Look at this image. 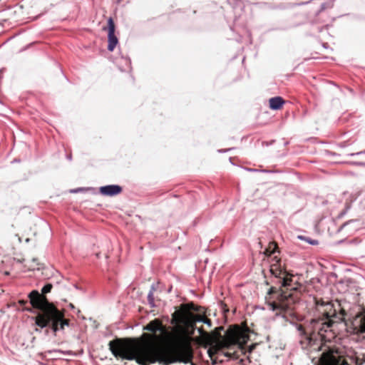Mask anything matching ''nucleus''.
I'll return each mask as SVG.
<instances>
[{"label":"nucleus","instance_id":"nucleus-1","mask_svg":"<svg viewBox=\"0 0 365 365\" xmlns=\"http://www.w3.org/2000/svg\"><path fill=\"white\" fill-rule=\"evenodd\" d=\"M195 305L191 302L182 304L180 309L172 314L171 324L174 326L169 331L158 319L150 322L145 329L150 331L152 337L160 343L170 345V351L160 347H148L141 341L133 339L118 338L109 342V349L116 358L135 360L140 365L158 362L169 365L175 362L188 363L193 358L192 341L196 329V323L202 322L209 327L211 320L205 316L196 314Z\"/></svg>","mask_w":365,"mask_h":365},{"label":"nucleus","instance_id":"nucleus-2","mask_svg":"<svg viewBox=\"0 0 365 365\" xmlns=\"http://www.w3.org/2000/svg\"><path fill=\"white\" fill-rule=\"evenodd\" d=\"M314 300V318L306 327L299 325L298 330L304 338V341L301 340L302 344L306 342L307 346L313 349H321L322 342L331 341L334 338L335 334L331 327L334 323L341 322L344 319L346 312L344 308H341L337 313L331 302H324L322 299L317 298Z\"/></svg>","mask_w":365,"mask_h":365},{"label":"nucleus","instance_id":"nucleus-3","mask_svg":"<svg viewBox=\"0 0 365 365\" xmlns=\"http://www.w3.org/2000/svg\"><path fill=\"white\" fill-rule=\"evenodd\" d=\"M275 262L270 266L271 273L279 279L281 283L278 289L272 287L269 292V297H267V304L269 309L275 312L276 315L287 317L292 316L295 303L299 299V294L297 292V287L292 285V275L287 272L281 267V259L274 257L272 259Z\"/></svg>","mask_w":365,"mask_h":365},{"label":"nucleus","instance_id":"nucleus-4","mask_svg":"<svg viewBox=\"0 0 365 365\" xmlns=\"http://www.w3.org/2000/svg\"><path fill=\"white\" fill-rule=\"evenodd\" d=\"M52 287L53 285L48 283L42 288L41 293L33 290L28 297L31 305L38 310L35 317V324L41 329L48 327L56 333L59 330H63L66 326H69L70 319L65 317L64 309H58L46 297V294L51 291Z\"/></svg>","mask_w":365,"mask_h":365},{"label":"nucleus","instance_id":"nucleus-5","mask_svg":"<svg viewBox=\"0 0 365 365\" xmlns=\"http://www.w3.org/2000/svg\"><path fill=\"white\" fill-rule=\"evenodd\" d=\"M321 365H365V356H346L343 352L335 347L329 348L322 354Z\"/></svg>","mask_w":365,"mask_h":365},{"label":"nucleus","instance_id":"nucleus-6","mask_svg":"<svg viewBox=\"0 0 365 365\" xmlns=\"http://www.w3.org/2000/svg\"><path fill=\"white\" fill-rule=\"evenodd\" d=\"M223 329L222 327L216 328L210 333L205 331L202 327L197 329L200 333V337L197 339L200 344L205 346H210L209 354L211 356L212 352L217 353V351L229 349L230 344L226 340V334L224 336L221 335V331Z\"/></svg>","mask_w":365,"mask_h":365},{"label":"nucleus","instance_id":"nucleus-7","mask_svg":"<svg viewBox=\"0 0 365 365\" xmlns=\"http://www.w3.org/2000/svg\"><path fill=\"white\" fill-rule=\"evenodd\" d=\"M249 332L248 328L241 329L237 325L229 328L226 331V340L230 344V347L237 345L243 349V346L250 340Z\"/></svg>","mask_w":365,"mask_h":365},{"label":"nucleus","instance_id":"nucleus-8","mask_svg":"<svg viewBox=\"0 0 365 365\" xmlns=\"http://www.w3.org/2000/svg\"><path fill=\"white\" fill-rule=\"evenodd\" d=\"M103 30L108 31V50L113 51L118 43V39L115 34V25L111 17L108 19L107 27H104Z\"/></svg>","mask_w":365,"mask_h":365},{"label":"nucleus","instance_id":"nucleus-9","mask_svg":"<svg viewBox=\"0 0 365 365\" xmlns=\"http://www.w3.org/2000/svg\"><path fill=\"white\" fill-rule=\"evenodd\" d=\"M123 191L121 186L118 185H109L102 186L99 188V192L104 196H115L120 194Z\"/></svg>","mask_w":365,"mask_h":365},{"label":"nucleus","instance_id":"nucleus-10","mask_svg":"<svg viewBox=\"0 0 365 365\" xmlns=\"http://www.w3.org/2000/svg\"><path fill=\"white\" fill-rule=\"evenodd\" d=\"M354 329L359 332H365V309L357 313L353 319Z\"/></svg>","mask_w":365,"mask_h":365},{"label":"nucleus","instance_id":"nucleus-11","mask_svg":"<svg viewBox=\"0 0 365 365\" xmlns=\"http://www.w3.org/2000/svg\"><path fill=\"white\" fill-rule=\"evenodd\" d=\"M284 103V101L279 96L271 98L269 100V108L273 110H279L282 108Z\"/></svg>","mask_w":365,"mask_h":365},{"label":"nucleus","instance_id":"nucleus-12","mask_svg":"<svg viewBox=\"0 0 365 365\" xmlns=\"http://www.w3.org/2000/svg\"><path fill=\"white\" fill-rule=\"evenodd\" d=\"M41 263L38 258H33L31 261L25 264L24 267L29 271L39 270L41 268Z\"/></svg>","mask_w":365,"mask_h":365},{"label":"nucleus","instance_id":"nucleus-13","mask_svg":"<svg viewBox=\"0 0 365 365\" xmlns=\"http://www.w3.org/2000/svg\"><path fill=\"white\" fill-rule=\"evenodd\" d=\"M278 247H277V243L275 242H270L269 244V246L267 248H266V250H264V254L267 255V256H270L271 255H272L274 252H275V250L277 249Z\"/></svg>","mask_w":365,"mask_h":365},{"label":"nucleus","instance_id":"nucleus-14","mask_svg":"<svg viewBox=\"0 0 365 365\" xmlns=\"http://www.w3.org/2000/svg\"><path fill=\"white\" fill-rule=\"evenodd\" d=\"M18 303L19 305L22 307L23 310L28 311L29 312H33V309H34L32 306L31 307H26L28 302L27 300L21 299L19 300Z\"/></svg>","mask_w":365,"mask_h":365},{"label":"nucleus","instance_id":"nucleus-15","mask_svg":"<svg viewBox=\"0 0 365 365\" xmlns=\"http://www.w3.org/2000/svg\"><path fill=\"white\" fill-rule=\"evenodd\" d=\"M148 302L149 303L152 305V306H154L153 304V294L152 293H150L148 296Z\"/></svg>","mask_w":365,"mask_h":365},{"label":"nucleus","instance_id":"nucleus-16","mask_svg":"<svg viewBox=\"0 0 365 365\" xmlns=\"http://www.w3.org/2000/svg\"><path fill=\"white\" fill-rule=\"evenodd\" d=\"M257 344H252V345H250L248 348V351L250 353H251L252 351V350L256 347Z\"/></svg>","mask_w":365,"mask_h":365},{"label":"nucleus","instance_id":"nucleus-17","mask_svg":"<svg viewBox=\"0 0 365 365\" xmlns=\"http://www.w3.org/2000/svg\"><path fill=\"white\" fill-rule=\"evenodd\" d=\"M349 207L350 206L349 205H346L345 210L340 213L339 217H342L345 214L346 210L349 208Z\"/></svg>","mask_w":365,"mask_h":365},{"label":"nucleus","instance_id":"nucleus-18","mask_svg":"<svg viewBox=\"0 0 365 365\" xmlns=\"http://www.w3.org/2000/svg\"><path fill=\"white\" fill-rule=\"evenodd\" d=\"M307 242L312 245H317L318 242L317 240H307Z\"/></svg>","mask_w":365,"mask_h":365},{"label":"nucleus","instance_id":"nucleus-19","mask_svg":"<svg viewBox=\"0 0 365 365\" xmlns=\"http://www.w3.org/2000/svg\"><path fill=\"white\" fill-rule=\"evenodd\" d=\"M24 261V259H23L22 260H20V259H19V260H18V262H21H21H23Z\"/></svg>","mask_w":365,"mask_h":365},{"label":"nucleus","instance_id":"nucleus-20","mask_svg":"<svg viewBox=\"0 0 365 365\" xmlns=\"http://www.w3.org/2000/svg\"><path fill=\"white\" fill-rule=\"evenodd\" d=\"M70 307H71V308H73V307H73V305L72 304H70Z\"/></svg>","mask_w":365,"mask_h":365}]
</instances>
